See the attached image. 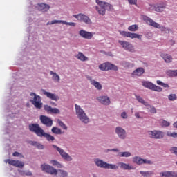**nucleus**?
<instances>
[{"instance_id":"nucleus-1","label":"nucleus","mask_w":177,"mask_h":177,"mask_svg":"<svg viewBox=\"0 0 177 177\" xmlns=\"http://www.w3.org/2000/svg\"><path fill=\"white\" fill-rule=\"evenodd\" d=\"M95 2L101 8H100L99 6H95V10L97 12H98L99 15L104 16V15H106V10H109V12H113V10H114L113 5L109 3L108 2L100 0H96Z\"/></svg>"},{"instance_id":"nucleus-2","label":"nucleus","mask_w":177,"mask_h":177,"mask_svg":"<svg viewBox=\"0 0 177 177\" xmlns=\"http://www.w3.org/2000/svg\"><path fill=\"white\" fill-rule=\"evenodd\" d=\"M142 19L147 24L151 26V27H154V28H158L162 31V32H169V28L161 26L160 24L154 21L151 18L146 16L142 15Z\"/></svg>"},{"instance_id":"nucleus-3","label":"nucleus","mask_w":177,"mask_h":177,"mask_svg":"<svg viewBox=\"0 0 177 177\" xmlns=\"http://www.w3.org/2000/svg\"><path fill=\"white\" fill-rule=\"evenodd\" d=\"M75 109L76 115L78 120H80L81 122H83V124H89V122H91V120L85 113V111H84V109H82V108H81V106L77 104H75Z\"/></svg>"},{"instance_id":"nucleus-4","label":"nucleus","mask_w":177,"mask_h":177,"mask_svg":"<svg viewBox=\"0 0 177 177\" xmlns=\"http://www.w3.org/2000/svg\"><path fill=\"white\" fill-rule=\"evenodd\" d=\"M94 163L98 168H104V169H118V166L114 164H109L107 162L103 161L100 158H95Z\"/></svg>"},{"instance_id":"nucleus-5","label":"nucleus","mask_w":177,"mask_h":177,"mask_svg":"<svg viewBox=\"0 0 177 177\" xmlns=\"http://www.w3.org/2000/svg\"><path fill=\"white\" fill-rule=\"evenodd\" d=\"M30 102L33 104L35 109L38 110H41L42 109L43 103H42V98L39 95H37L35 93H30Z\"/></svg>"},{"instance_id":"nucleus-6","label":"nucleus","mask_w":177,"mask_h":177,"mask_svg":"<svg viewBox=\"0 0 177 177\" xmlns=\"http://www.w3.org/2000/svg\"><path fill=\"white\" fill-rule=\"evenodd\" d=\"M52 147L55 149L57 151H58L59 154L61 156L62 158L65 161H73V157L70 156L67 152H65L63 149L57 147L56 145H53Z\"/></svg>"},{"instance_id":"nucleus-7","label":"nucleus","mask_w":177,"mask_h":177,"mask_svg":"<svg viewBox=\"0 0 177 177\" xmlns=\"http://www.w3.org/2000/svg\"><path fill=\"white\" fill-rule=\"evenodd\" d=\"M142 85L144 88L147 89H149L150 91H154V92H162V88L160 86H156V84H153L151 82L149 81H142Z\"/></svg>"},{"instance_id":"nucleus-8","label":"nucleus","mask_w":177,"mask_h":177,"mask_svg":"<svg viewBox=\"0 0 177 177\" xmlns=\"http://www.w3.org/2000/svg\"><path fill=\"white\" fill-rule=\"evenodd\" d=\"M133 162L137 165H153V161L146 158H142V157L138 156L133 157Z\"/></svg>"},{"instance_id":"nucleus-9","label":"nucleus","mask_w":177,"mask_h":177,"mask_svg":"<svg viewBox=\"0 0 177 177\" xmlns=\"http://www.w3.org/2000/svg\"><path fill=\"white\" fill-rule=\"evenodd\" d=\"M28 129L30 132H33L35 133L37 136L40 138L41 135L43 133L44 130L41 128V126L38 124V123H32L28 125Z\"/></svg>"},{"instance_id":"nucleus-10","label":"nucleus","mask_w":177,"mask_h":177,"mask_svg":"<svg viewBox=\"0 0 177 177\" xmlns=\"http://www.w3.org/2000/svg\"><path fill=\"white\" fill-rule=\"evenodd\" d=\"M99 68L101 71H109L110 70H113V71H118V66L113 64L110 62H105L99 66Z\"/></svg>"},{"instance_id":"nucleus-11","label":"nucleus","mask_w":177,"mask_h":177,"mask_svg":"<svg viewBox=\"0 0 177 177\" xmlns=\"http://www.w3.org/2000/svg\"><path fill=\"white\" fill-rule=\"evenodd\" d=\"M165 8H167V4L165 3H159L157 4H149L148 10L155 12H162Z\"/></svg>"},{"instance_id":"nucleus-12","label":"nucleus","mask_w":177,"mask_h":177,"mask_svg":"<svg viewBox=\"0 0 177 177\" xmlns=\"http://www.w3.org/2000/svg\"><path fill=\"white\" fill-rule=\"evenodd\" d=\"M118 43L120 44L124 50L131 52V53H135L136 52V50H135V47L129 41L119 40Z\"/></svg>"},{"instance_id":"nucleus-13","label":"nucleus","mask_w":177,"mask_h":177,"mask_svg":"<svg viewBox=\"0 0 177 177\" xmlns=\"http://www.w3.org/2000/svg\"><path fill=\"white\" fill-rule=\"evenodd\" d=\"M115 133L118 136V138H119V139H121L122 140H125V139H127V137L128 136L127 131L120 126L115 127Z\"/></svg>"},{"instance_id":"nucleus-14","label":"nucleus","mask_w":177,"mask_h":177,"mask_svg":"<svg viewBox=\"0 0 177 177\" xmlns=\"http://www.w3.org/2000/svg\"><path fill=\"white\" fill-rule=\"evenodd\" d=\"M148 135L150 138H152V139H163L165 136V133L160 130H153L149 131L148 132Z\"/></svg>"},{"instance_id":"nucleus-15","label":"nucleus","mask_w":177,"mask_h":177,"mask_svg":"<svg viewBox=\"0 0 177 177\" xmlns=\"http://www.w3.org/2000/svg\"><path fill=\"white\" fill-rule=\"evenodd\" d=\"M40 122L43 124L45 125V127H47V128H50L53 125V120L52 118L46 116L41 115L39 117Z\"/></svg>"},{"instance_id":"nucleus-16","label":"nucleus","mask_w":177,"mask_h":177,"mask_svg":"<svg viewBox=\"0 0 177 177\" xmlns=\"http://www.w3.org/2000/svg\"><path fill=\"white\" fill-rule=\"evenodd\" d=\"M73 17H75V19H77L80 21L85 23V24H92V21L90 19V18L82 13L74 15Z\"/></svg>"},{"instance_id":"nucleus-17","label":"nucleus","mask_w":177,"mask_h":177,"mask_svg":"<svg viewBox=\"0 0 177 177\" xmlns=\"http://www.w3.org/2000/svg\"><path fill=\"white\" fill-rule=\"evenodd\" d=\"M41 171L46 174H50V175H55L56 174V169L46 163L41 165Z\"/></svg>"},{"instance_id":"nucleus-18","label":"nucleus","mask_w":177,"mask_h":177,"mask_svg":"<svg viewBox=\"0 0 177 177\" xmlns=\"http://www.w3.org/2000/svg\"><path fill=\"white\" fill-rule=\"evenodd\" d=\"M35 9L39 12H41L42 13H46V12H48L49 9H50V6L45 3H40L36 4Z\"/></svg>"},{"instance_id":"nucleus-19","label":"nucleus","mask_w":177,"mask_h":177,"mask_svg":"<svg viewBox=\"0 0 177 177\" xmlns=\"http://www.w3.org/2000/svg\"><path fill=\"white\" fill-rule=\"evenodd\" d=\"M4 162L6 164H9L10 165H12L13 167H17V168H23L24 167V162L20 160L7 159V160H5Z\"/></svg>"},{"instance_id":"nucleus-20","label":"nucleus","mask_w":177,"mask_h":177,"mask_svg":"<svg viewBox=\"0 0 177 177\" xmlns=\"http://www.w3.org/2000/svg\"><path fill=\"white\" fill-rule=\"evenodd\" d=\"M86 78L88 80V81L90 82L91 85H93V86H94L95 89H97V91H102L103 86H102V84H100V82L95 80V79H93L92 77L89 75L86 76Z\"/></svg>"},{"instance_id":"nucleus-21","label":"nucleus","mask_w":177,"mask_h":177,"mask_svg":"<svg viewBox=\"0 0 177 177\" xmlns=\"http://www.w3.org/2000/svg\"><path fill=\"white\" fill-rule=\"evenodd\" d=\"M41 92L44 95V96H46L48 99H50V100H54L55 102H57V100H59V95L55 93L48 92L45 89H41Z\"/></svg>"},{"instance_id":"nucleus-22","label":"nucleus","mask_w":177,"mask_h":177,"mask_svg":"<svg viewBox=\"0 0 177 177\" xmlns=\"http://www.w3.org/2000/svg\"><path fill=\"white\" fill-rule=\"evenodd\" d=\"M44 109L48 114H60V110L57 108H52V106L46 104L44 106Z\"/></svg>"},{"instance_id":"nucleus-23","label":"nucleus","mask_w":177,"mask_h":177,"mask_svg":"<svg viewBox=\"0 0 177 177\" xmlns=\"http://www.w3.org/2000/svg\"><path fill=\"white\" fill-rule=\"evenodd\" d=\"M79 35L84 39H92L95 33L81 30L79 31Z\"/></svg>"},{"instance_id":"nucleus-24","label":"nucleus","mask_w":177,"mask_h":177,"mask_svg":"<svg viewBox=\"0 0 177 177\" xmlns=\"http://www.w3.org/2000/svg\"><path fill=\"white\" fill-rule=\"evenodd\" d=\"M118 165H120V168L121 169H124V171H132L133 169H136L135 167H133L129 163L120 162L118 163Z\"/></svg>"},{"instance_id":"nucleus-25","label":"nucleus","mask_w":177,"mask_h":177,"mask_svg":"<svg viewBox=\"0 0 177 177\" xmlns=\"http://www.w3.org/2000/svg\"><path fill=\"white\" fill-rule=\"evenodd\" d=\"M97 100L104 106H109L111 103L110 98L108 96H100L97 97Z\"/></svg>"},{"instance_id":"nucleus-26","label":"nucleus","mask_w":177,"mask_h":177,"mask_svg":"<svg viewBox=\"0 0 177 177\" xmlns=\"http://www.w3.org/2000/svg\"><path fill=\"white\" fill-rule=\"evenodd\" d=\"M54 175H56V177H68V173L63 169H56Z\"/></svg>"},{"instance_id":"nucleus-27","label":"nucleus","mask_w":177,"mask_h":177,"mask_svg":"<svg viewBox=\"0 0 177 177\" xmlns=\"http://www.w3.org/2000/svg\"><path fill=\"white\" fill-rule=\"evenodd\" d=\"M40 138H45L48 142H53V140H55V137L48 133H46L45 131L41 133Z\"/></svg>"},{"instance_id":"nucleus-28","label":"nucleus","mask_w":177,"mask_h":177,"mask_svg":"<svg viewBox=\"0 0 177 177\" xmlns=\"http://www.w3.org/2000/svg\"><path fill=\"white\" fill-rule=\"evenodd\" d=\"M145 74V68L140 67L137 69L134 70L132 73V75H134L135 77H140Z\"/></svg>"},{"instance_id":"nucleus-29","label":"nucleus","mask_w":177,"mask_h":177,"mask_svg":"<svg viewBox=\"0 0 177 177\" xmlns=\"http://www.w3.org/2000/svg\"><path fill=\"white\" fill-rule=\"evenodd\" d=\"M160 57L163 59L165 63H171V62L174 60L172 56H171L169 54L162 53L160 54Z\"/></svg>"},{"instance_id":"nucleus-30","label":"nucleus","mask_w":177,"mask_h":177,"mask_svg":"<svg viewBox=\"0 0 177 177\" xmlns=\"http://www.w3.org/2000/svg\"><path fill=\"white\" fill-rule=\"evenodd\" d=\"M135 97L139 103H141V104H143L146 107H149V106H150V104H149V102L145 101L143 97H140V95L135 94Z\"/></svg>"},{"instance_id":"nucleus-31","label":"nucleus","mask_w":177,"mask_h":177,"mask_svg":"<svg viewBox=\"0 0 177 177\" xmlns=\"http://www.w3.org/2000/svg\"><path fill=\"white\" fill-rule=\"evenodd\" d=\"M76 59L80 60V62H88L89 59L88 57L85 56L84 53L79 52L77 55L75 56Z\"/></svg>"},{"instance_id":"nucleus-32","label":"nucleus","mask_w":177,"mask_h":177,"mask_svg":"<svg viewBox=\"0 0 177 177\" xmlns=\"http://www.w3.org/2000/svg\"><path fill=\"white\" fill-rule=\"evenodd\" d=\"M50 75L52 76V80L54 82H60V76L57 75L55 72H53V71H50Z\"/></svg>"},{"instance_id":"nucleus-33","label":"nucleus","mask_w":177,"mask_h":177,"mask_svg":"<svg viewBox=\"0 0 177 177\" xmlns=\"http://www.w3.org/2000/svg\"><path fill=\"white\" fill-rule=\"evenodd\" d=\"M30 145L32 146H34L35 147H37L39 150H44L45 149V147L44 145L37 142V141H30Z\"/></svg>"},{"instance_id":"nucleus-34","label":"nucleus","mask_w":177,"mask_h":177,"mask_svg":"<svg viewBox=\"0 0 177 177\" xmlns=\"http://www.w3.org/2000/svg\"><path fill=\"white\" fill-rule=\"evenodd\" d=\"M140 175L142 177H151L154 175V171H140Z\"/></svg>"},{"instance_id":"nucleus-35","label":"nucleus","mask_w":177,"mask_h":177,"mask_svg":"<svg viewBox=\"0 0 177 177\" xmlns=\"http://www.w3.org/2000/svg\"><path fill=\"white\" fill-rule=\"evenodd\" d=\"M50 164L53 167H57V168H63V165H62V163L55 160H50Z\"/></svg>"},{"instance_id":"nucleus-36","label":"nucleus","mask_w":177,"mask_h":177,"mask_svg":"<svg viewBox=\"0 0 177 177\" xmlns=\"http://www.w3.org/2000/svg\"><path fill=\"white\" fill-rule=\"evenodd\" d=\"M159 124H160V127H162V128H165L166 127H169V125H171V123H169V122H168L164 119H160L159 120Z\"/></svg>"},{"instance_id":"nucleus-37","label":"nucleus","mask_w":177,"mask_h":177,"mask_svg":"<svg viewBox=\"0 0 177 177\" xmlns=\"http://www.w3.org/2000/svg\"><path fill=\"white\" fill-rule=\"evenodd\" d=\"M51 132L53 133H54L55 135H62L63 133V132L62 131V129H60L56 127H53L52 128Z\"/></svg>"},{"instance_id":"nucleus-38","label":"nucleus","mask_w":177,"mask_h":177,"mask_svg":"<svg viewBox=\"0 0 177 177\" xmlns=\"http://www.w3.org/2000/svg\"><path fill=\"white\" fill-rule=\"evenodd\" d=\"M129 38L131 39H134V38H137V39H142V35L137 33H132L130 32L129 35Z\"/></svg>"},{"instance_id":"nucleus-39","label":"nucleus","mask_w":177,"mask_h":177,"mask_svg":"<svg viewBox=\"0 0 177 177\" xmlns=\"http://www.w3.org/2000/svg\"><path fill=\"white\" fill-rule=\"evenodd\" d=\"M131 156H132V153L129 151L119 152V157H125L126 158H128V157H131Z\"/></svg>"},{"instance_id":"nucleus-40","label":"nucleus","mask_w":177,"mask_h":177,"mask_svg":"<svg viewBox=\"0 0 177 177\" xmlns=\"http://www.w3.org/2000/svg\"><path fill=\"white\" fill-rule=\"evenodd\" d=\"M19 173L20 175L24 176L26 175V176H31L32 175V173L28 170L24 171V170H18Z\"/></svg>"},{"instance_id":"nucleus-41","label":"nucleus","mask_w":177,"mask_h":177,"mask_svg":"<svg viewBox=\"0 0 177 177\" xmlns=\"http://www.w3.org/2000/svg\"><path fill=\"white\" fill-rule=\"evenodd\" d=\"M166 74L168 77H176V70H168Z\"/></svg>"},{"instance_id":"nucleus-42","label":"nucleus","mask_w":177,"mask_h":177,"mask_svg":"<svg viewBox=\"0 0 177 177\" xmlns=\"http://www.w3.org/2000/svg\"><path fill=\"white\" fill-rule=\"evenodd\" d=\"M138 29H139V26H138L137 24L131 25L128 27L129 31H131L133 32H135L136 31H138Z\"/></svg>"},{"instance_id":"nucleus-43","label":"nucleus","mask_w":177,"mask_h":177,"mask_svg":"<svg viewBox=\"0 0 177 177\" xmlns=\"http://www.w3.org/2000/svg\"><path fill=\"white\" fill-rule=\"evenodd\" d=\"M166 135L169 138H174V139H177V133L175 131H167L166 133Z\"/></svg>"},{"instance_id":"nucleus-44","label":"nucleus","mask_w":177,"mask_h":177,"mask_svg":"<svg viewBox=\"0 0 177 177\" xmlns=\"http://www.w3.org/2000/svg\"><path fill=\"white\" fill-rule=\"evenodd\" d=\"M168 99L171 102H174V101L176 100V99H177L176 94H170V95H168Z\"/></svg>"},{"instance_id":"nucleus-45","label":"nucleus","mask_w":177,"mask_h":177,"mask_svg":"<svg viewBox=\"0 0 177 177\" xmlns=\"http://www.w3.org/2000/svg\"><path fill=\"white\" fill-rule=\"evenodd\" d=\"M58 124L59 125V127H61L62 128H63V129H65V131H67L68 127L67 126L64 124V122H63L62 120H58Z\"/></svg>"},{"instance_id":"nucleus-46","label":"nucleus","mask_w":177,"mask_h":177,"mask_svg":"<svg viewBox=\"0 0 177 177\" xmlns=\"http://www.w3.org/2000/svg\"><path fill=\"white\" fill-rule=\"evenodd\" d=\"M131 32H127V31H120V35L122 37H126L127 38H129V34Z\"/></svg>"},{"instance_id":"nucleus-47","label":"nucleus","mask_w":177,"mask_h":177,"mask_svg":"<svg viewBox=\"0 0 177 177\" xmlns=\"http://www.w3.org/2000/svg\"><path fill=\"white\" fill-rule=\"evenodd\" d=\"M121 65L123 66V67H126L127 68H129V67H131V64L127 61H123L122 63H121Z\"/></svg>"},{"instance_id":"nucleus-48","label":"nucleus","mask_w":177,"mask_h":177,"mask_svg":"<svg viewBox=\"0 0 177 177\" xmlns=\"http://www.w3.org/2000/svg\"><path fill=\"white\" fill-rule=\"evenodd\" d=\"M148 109H150L149 111L152 113V114H156V113H157V110L156 109V108L154 106H151V105L149 104Z\"/></svg>"},{"instance_id":"nucleus-49","label":"nucleus","mask_w":177,"mask_h":177,"mask_svg":"<svg viewBox=\"0 0 177 177\" xmlns=\"http://www.w3.org/2000/svg\"><path fill=\"white\" fill-rule=\"evenodd\" d=\"M66 26H71V27H75V26H77V24L74 23V22H67L66 21H64V24Z\"/></svg>"},{"instance_id":"nucleus-50","label":"nucleus","mask_w":177,"mask_h":177,"mask_svg":"<svg viewBox=\"0 0 177 177\" xmlns=\"http://www.w3.org/2000/svg\"><path fill=\"white\" fill-rule=\"evenodd\" d=\"M64 20H53L50 22V24H64Z\"/></svg>"},{"instance_id":"nucleus-51","label":"nucleus","mask_w":177,"mask_h":177,"mask_svg":"<svg viewBox=\"0 0 177 177\" xmlns=\"http://www.w3.org/2000/svg\"><path fill=\"white\" fill-rule=\"evenodd\" d=\"M161 177H169V171H162L160 173Z\"/></svg>"},{"instance_id":"nucleus-52","label":"nucleus","mask_w":177,"mask_h":177,"mask_svg":"<svg viewBox=\"0 0 177 177\" xmlns=\"http://www.w3.org/2000/svg\"><path fill=\"white\" fill-rule=\"evenodd\" d=\"M170 152L171 154H175V156H177V147H172L170 149Z\"/></svg>"},{"instance_id":"nucleus-53","label":"nucleus","mask_w":177,"mask_h":177,"mask_svg":"<svg viewBox=\"0 0 177 177\" xmlns=\"http://www.w3.org/2000/svg\"><path fill=\"white\" fill-rule=\"evenodd\" d=\"M120 115L124 120H127V118H128V114H127V112L125 111L122 112Z\"/></svg>"},{"instance_id":"nucleus-54","label":"nucleus","mask_w":177,"mask_h":177,"mask_svg":"<svg viewBox=\"0 0 177 177\" xmlns=\"http://www.w3.org/2000/svg\"><path fill=\"white\" fill-rule=\"evenodd\" d=\"M169 177H177V171H169Z\"/></svg>"},{"instance_id":"nucleus-55","label":"nucleus","mask_w":177,"mask_h":177,"mask_svg":"<svg viewBox=\"0 0 177 177\" xmlns=\"http://www.w3.org/2000/svg\"><path fill=\"white\" fill-rule=\"evenodd\" d=\"M130 5H136L138 3V0H127Z\"/></svg>"},{"instance_id":"nucleus-56","label":"nucleus","mask_w":177,"mask_h":177,"mask_svg":"<svg viewBox=\"0 0 177 177\" xmlns=\"http://www.w3.org/2000/svg\"><path fill=\"white\" fill-rule=\"evenodd\" d=\"M33 22L34 21L32 20V19L28 18V23L29 24V27H31V24H32Z\"/></svg>"},{"instance_id":"nucleus-57","label":"nucleus","mask_w":177,"mask_h":177,"mask_svg":"<svg viewBox=\"0 0 177 177\" xmlns=\"http://www.w3.org/2000/svg\"><path fill=\"white\" fill-rule=\"evenodd\" d=\"M12 156H14V157H19V156H20V153L19 152L15 151L12 153Z\"/></svg>"},{"instance_id":"nucleus-58","label":"nucleus","mask_w":177,"mask_h":177,"mask_svg":"<svg viewBox=\"0 0 177 177\" xmlns=\"http://www.w3.org/2000/svg\"><path fill=\"white\" fill-rule=\"evenodd\" d=\"M162 86H163V88H169V85L166 83H162Z\"/></svg>"},{"instance_id":"nucleus-59","label":"nucleus","mask_w":177,"mask_h":177,"mask_svg":"<svg viewBox=\"0 0 177 177\" xmlns=\"http://www.w3.org/2000/svg\"><path fill=\"white\" fill-rule=\"evenodd\" d=\"M164 82H162V81H160V80H157L156 81V84H158V85H160V86H162V84H163Z\"/></svg>"},{"instance_id":"nucleus-60","label":"nucleus","mask_w":177,"mask_h":177,"mask_svg":"<svg viewBox=\"0 0 177 177\" xmlns=\"http://www.w3.org/2000/svg\"><path fill=\"white\" fill-rule=\"evenodd\" d=\"M110 151H114L115 153H118V151H120V150L117 148L111 149V150H110Z\"/></svg>"},{"instance_id":"nucleus-61","label":"nucleus","mask_w":177,"mask_h":177,"mask_svg":"<svg viewBox=\"0 0 177 177\" xmlns=\"http://www.w3.org/2000/svg\"><path fill=\"white\" fill-rule=\"evenodd\" d=\"M135 117H136V118H140V113L139 112H136L135 113Z\"/></svg>"},{"instance_id":"nucleus-62","label":"nucleus","mask_w":177,"mask_h":177,"mask_svg":"<svg viewBox=\"0 0 177 177\" xmlns=\"http://www.w3.org/2000/svg\"><path fill=\"white\" fill-rule=\"evenodd\" d=\"M13 117H17V113H12V115L10 116V118H13Z\"/></svg>"},{"instance_id":"nucleus-63","label":"nucleus","mask_w":177,"mask_h":177,"mask_svg":"<svg viewBox=\"0 0 177 177\" xmlns=\"http://www.w3.org/2000/svg\"><path fill=\"white\" fill-rule=\"evenodd\" d=\"M169 42H170V45H175V41H174V40H170L169 41Z\"/></svg>"},{"instance_id":"nucleus-64","label":"nucleus","mask_w":177,"mask_h":177,"mask_svg":"<svg viewBox=\"0 0 177 177\" xmlns=\"http://www.w3.org/2000/svg\"><path fill=\"white\" fill-rule=\"evenodd\" d=\"M173 127L174 128H177V121H176L174 124H173Z\"/></svg>"}]
</instances>
